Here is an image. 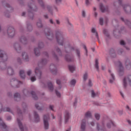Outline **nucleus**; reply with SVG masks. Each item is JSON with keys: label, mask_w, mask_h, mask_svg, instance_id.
I'll return each mask as SVG.
<instances>
[{"label": "nucleus", "mask_w": 131, "mask_h": 131, "mask_svg": "<svg viewBox=\"0 0 131 131\" xmlns=\"http://www.w3.org/2000/svg\"><path fill=\"white\" fill-rule=\"evenodd\" d=\"M19 96H20V95L18 93H15L14 94V99H15V100H17L16 99H19Z\"/></svg>", "instance_id": "obj_29"}, {"label": "nucleus", "mask_w": 131, "mask_h": 131, "mask_svg": "<svg viewBox=\"0 0 131 131\" xmlns=\"http://www.w3.org/2000/svg\"><path fill=\"white\" fill-rule=\"evenodd\" d=\"M87 79H88V74L85 73L83 75V80H86Z\"/></svg>", "instance_id": "obj_33"}, {"label": "nucleus", "mask_w": 131, "mask_h": 131, "mask_svg": "<svg viewBox=\"0 0 131 131\" xmlns=\"http://www.w3.org/2000/svg\"><path fill=\"white\" fill-rule=\"evenodd\" d=\"M50 108L51 110H52V111H54V110L53 109V108H54V106L53 105H50Z\"/></svg>", "instance_id": "obj_49"}, {"label": "nucleus", "mask_w": 131, "mask_h": 131, "mask_svg": "<svg viewBox=\"0 0 131 131\" xmlns=\"http://www.w3.org/2000/svg\"><path fill=\"white\" fill-rule=\"evenodd\" d=\"M35 73L37 77H38V78H40L41 76V72L40 71V70H39V68H36V69L35 70Z\"/></svg>", "instance_id": "obj_7"}, {"label": "nucleus", "mask_w": 131, "mask_h": 131, "mask_svg": "<svg viewBox=\"0 0 131 131\" xmlns=\"http://www.w3.org/2000/svg\"><path fill=\"white\" fill-rule=\"evenodd\" d=\"M28 75H30V74H31V70H29L28 71V72H27Z\"/></svg>", "instance_id": "obj_47"}, {"label": "nucleus", "mask_w": 131, "mask_h": 131, "mask_svg": "<svg viewBox=\"0 0 131 131\" xmlns=\"http://www.w3.org/2000/svg\"><path fill=\"white\" fill-rule=\"evenodd\" d=\"M92 33H95V35L97 37V38H99V36H98V33H97V31L96 30V29L93 28L91 30Z\"/></svg>", "instance_id": "obj_20"}, {"label": "nucleus", "mask_w": 131, "mask_h": 131, "mask_svg": "<svg viewBox=\"0 0 131 131\" xmlns=\"http://www.w3.org/2000/svg\"><path fill=\"white\" fill-rule=\"evenodd\" d=\"M126 68H129L130 67H131V65L130 64H128V66H126Z\"/></svg>", "instance_id": "obj_53"}, {"label": "nucleus", "mask_w": 131, "mask_h": 131, "mask_svg": "<svg viewBox=\"0 0 131 131\" xmlns=\"http://www.w3.org/2000/svg\"><path fill=\"white\" fill-rule=\"evenodd\" d=\"M77 54L78 57L79 58L80 57V52L79 51V50L77 51Z\"/></svg>", "instance_id": "obj_39"}, {"label": "nucleus", "mask_w": 131, "mask_h": 131, "mask_svg": "<svg viewBox=\"0 0 131 131\" xmlns=\"http://www.w3.org/2000/svg\"><path fill=\"white\" fill-rule=\"evenodd\" d=\"M17 122L18 123L19 127L21 131H26L27 128L25 126H23L22 125V123H21V121L19 119H17Z\"/></svg>", "instance_id": "obj_5"}, {"label": "nucleus", "mask_w": 131, "mask_h": 131, "mask_svg": "<svg viewBox=\"0 0 131 131\" xmlns=\"http://www.w3.org/2000/svg\"><path fill=\"white\" fill-rule=\"evenodd\" d=\"M53 66H54L51 65V66H50V68H53Z\"/></svg>", "instance_id": "obj_63"}, {"label": "nucleus", "mask_w": 131, "mask_h": 131, "mask_svg": "<svg viewBox=\"0 0 131 131\" xmlns=\"http://www.w3.org/2000/svg\"><path fill=\"white\" fill-rule=\"evenodd\" d=\"M47 9L48 11H50V10H51V7H47Z\"/></svg>", "instance_id": "obj_55"}, {"label": "nucleus", "mask_w": 131, "mask_h": 131, "mask_svg": "<svg viewBox=\"0 0 131 131\" xmlns=\"http://www.w3.org/2000/svg\"><path fill=\"white\" fill-rule=\"evenodd\" d=\"M34 7H35V6L33 4H31V6H29V8L30 10H31V11H35V9H34Z\"/></svg>", "instance_id": "obj_23"}, {"label": "nucleus", "mask_w": 131, "mask_h": 131, "mask_svg": "<svg viewBox=\"0 0 131 131\" xmlns=\"http://www.w3.org/2000/svg\"><path fill=\"white\" fill-rule=\"evenodd\" d=\"M34 52L36 56H38L39 55V50L38 49H35Z\"/></svg>", "instance_id": "obj_24"}, {"label": "nucleus", "mask_w": 131, "mask_h": 131, "mask_svg": "<svg viewBox=\"0 0 131 131\" xmlns=\"http://www.w3.org/2000/svg\"><path fill=\"white\" fill-rule=\"evenodd\" d=\"M50 23H51V24H53V20H52V19H50Z\"/></svg>", "instance_id": "obj_56"}, {"label": "nucleus", "mask_w": 131, "mask_h": 131, "mask_svg": "<svg viewBox=\"0 0 131 131\" xmlns=\"http://www.w3.org/2000/svg\"><path fill=\"white\" fill-rule=\"evenodd\" d=\"M31 81H35L36 80V78H35V77H32L31 78Z\"/></svg>", "instance_id": "obj_38"}, {"label": "nucleus", "mask_w": 131, "mask_h": 131, "mask_svg": "<svg viewBox=\"0 0 131 131\" xmlns=\"http://www.w3.org/2000/svg\"><path fill=\"white\" fill-rule=\"evenodd\" d=\"M48 88H49L50 91H53V90H54V88L53 87V84L51 82L48 84Z\"/></svg>", "instance_id": "obj_25"}, {"label": "nucleus", "mask_w": 131, "mask_h": 131, "mask_svg": "<svg viewBox=\"0 0 131 131\" xmlns=\"http://www.w3.org/2000/svg\"><path fill=\"white\" fill-rule=\"evenodd\" d=\"M97 15H98V13H97L96 12H95L94 16L96 17Z\"/></svg>", "instance_id": "obj_57"}, {"label": "nucleus", "mask_w": 131, "mask_h": 131, "mask_svg": "<svg viewBox=\"0 0 131 131\" xmlns=\"http://www.w3.org/2000/svg\"><path fill=\"white\" fill-rule=\"evenodd\" d=\"M4 54V51L2 50H0V58H3L4 61H7V60H8V56L6 54Z\"/></svg>", "instance_id": "obj_6"}, {"label": "nucleus", "mask_w": 131, "mask_h": 131, "mask_svg": "<svg viewBox=\"0 0 131 131\" xmlns=\"http://www.w3.org/2000/svg\"><path fill=\"white\" fill-rule=\"evenodd\" d=\"M0 67H1L2 71H4V72L7 74V75H9L10 76L14 74V70H13V68L11 67H7L5 62L3 61L0 62Z\"/></svg>", "instance_id": "obj_1"}, {"label": "nucleus", "mask_w": 131, "mask_h": 131, "mask_svg": "<svg viewBox=\"0 0 131 131\" xmlns=\"http://www.w3.org/2000/svg\"><path fill=\"white\" fill-rule=\"evenodd\" d=\"M115 125L114 124V123L112 122V121H110V123L107 124V127L108 128H111V126H114Z\"/></svg>", "instance_id": "obj_18"}, {"label": "nucleus", "mask_w": 131, "mask_h": 131, "mask_svg": "<svg viewBox=\"0 0 131 131\" xmlns=\"http://www.w3.org/2000/svg\"><path fill=\"white\" fill-rule=\"evenodd\" d=\"M66 59L68 62H71L72 61H73V58H71L70 57H68V58H66Z\"/></svg>", "instance_id": "obj_31"}, {"label": "nucleus", "mask_w": 131, "mask_h": 131, "mask_svg": "<svg viewBox=\"0 0 131 131\" xmlns=\"http://www.w3.org/2000/svg\"><path fill=\"white\" fill-rule=\"evenodd\" d=\"M100 10H101V12H102V13H104V12H105L106 9H105V7H104V6H103V4H100Z\"/></svg>", "instance_id": "obj_22"}, {"label": "nucleus", "mask_w": 131, "mask_h": 131, "mask_svg": "<svg viewBox=\"0 0 131 131\" xmlns=\"http://www.w3.org/2000/svg\"><path fill=\"white\" fill-rule=\"evenodd\" d=\"M99 64V60L98 59H96L95 60V68L96 69H99V66H98Z\"/></svg>", "instance_id": "obj_27"}, {"label": "nucleus", "mask_w": 131, "mask_h": 131, "mask_svg": "<svg viewBox=\"0 0 131 131\" xmlns=\"http://www.w3.org/2000/svg\"><path fill=\"white\" fill-rule=\"evenodd\" d=\"M69 69L71 72H73L75 70V67L74 66H69Z\"/></svg>", "instance_id": "obj_21"}, {"label": "nucleus", "mask_w": 131, "mask_h": 131, "mask_svg": "<svg viewBox=\"0 0 131 131\" xmlns=\"http://www.w3.org/2000/svg\"><path fill=\"white\" fill-rule=\"evenodd\" d=\"M31 94H32V95H34V92H33L31 93Z\"/></svg>", "instance_id": "obj_64"}, {"label": "nucleus", "mask_w": 131, "mask_h": 131, "mask_svg": "<svg viewBox=\"0 0 131 131\" xmlns=\"http://www.w3.org/2000/svg\"><path fill=\"white\" fill-rule=\"evenodd\" d=\"M46 36H47V38H48V39H53L54 35H53V33H52V32H48V33L46 34Z\"/></svg>", "instance_id": "obj_12"}, {"label": "nucleus", "mask_w": 131, "mask_h": 131, "mask_svg": "<svg viewBox=\"0 0 131 131\" xmlns=\"http://www.w3.org/2000/svg\"><path fill=\"white\" fill-rule=\"evenodd\" d=\"M76 104V102H74V106H75Z\"/></svg>", "instance_id": "obj_62"}, {"label": "nucleus", "mask_w": 131, "mask_h": 131, "mask_svg": "<svg viewBox=\"0 0 131 131\" xmlns=\"http://www.w3.org/2000/svg\"><path fill=\"white\" fill-rule=\"evenodd\" d=\"M91 125H92V126H94V123H93V122H91Z\"/></svg>", "instance_id": "obj_60"}, {"label": "nucleus", "mask_w": 131, "mask_h": 131, "mask_svg": "<svg viewBox=\"0 0 131 131\" xmlns=\"http://www.w3.org/2000/svg\"><path fill=\"white\" fill-rule=\"evenodd\" d=\"M84 50L86 51V54L88 53V50H86V47H85V46H84Z\"/></svg>", "instance_id": "obj_51"}, {"label": "nucleus", "mask_w": 131, "mask_h": 131, "mask_svg": "<svg viewBox=\"0 0 131 131\" xmlns=\"http://www.w3.org/2000/svg\"><path fill=\"white\" fill-rule=\"evenodd\" d=\"M70 118V114H69V112H67L65 115V120L66 122H67L68 121V119Z\"/></svg>", "instance_id": "obj_14"}, {"label": "nucleus", "mask_w": 131, "mask_h": 131, "mask_svg": "<svg viewBox=\"0 0 131 131\" xmlns=\"http://www.w3.org/2000/svg\"><path fill=\"white\" fill-rule=\"evenodd\" d=\"M11 117H9L8 118H7V119H8V120H10V119H11Z\"/></svg>", "instance_id": "obj_58"}, {"label": "nucleus", "mask_w": 131, "mask_h": 131, "mask_svg": "<svg viewBox=\"0 0 131 131\" xmlns=\"http://www.w3.org/2000/svg\"><path fill=\"white\" fill-rule=\"evenodd\" d=\"M95 117L97 120H99L100 119V115L99 114H95Z\"/></svg>", "instance_id": "obj_30"}, {"label": "nucleus", "mask_w": 131, "mask_h": 131, "mask_svg": "<svg viewBox=\"0 0 131 131\" xmlns=\"http://www.w3.org/2000/svg\"><path fill=\"white\" fill-rule=\"evenodd\" d=\"M108 72L111 74V77L110 78V83H113L114 80H115V76H114V74H112L111 70H108Z\"/></svg>", "instance_id": "obj_8"}, {"label": "nucleus", "mask_w": 131, "mask_h": 131, "mask_svg": "<svg viewBox=\"0 0 131 131\" xmlns=\"http://www.w3.org/2000/svg\"><path fill=\"white\" fill-rule=\"evenodd\" d=\"M0 126H2V127H3L4 128H6V127H7L6 124L4 123L3 120H2L1 118H0Z\"/></svg>", "instance_id": "obj_19"}, {"label": "nucleus", "mask_w": 131, "mask_h": 131, "mask_svg": "<svg viewBox=\"0 0 131 131\" xmlns=\"http://www.w3.org/2000/svg\"><path fill=\"white\" fill-rule=\"evenodd\" d=\"M55 93H56V94L57 95V96L58 97V98H60V97H61V93H60L59 92H58L57 90L55 91Z\"/></svg>", "instance_id": "obj_32"}, {"label": "nucleus", "mask_w": 131, "mask_h": 131, "mask_svg": "<svg viewBox=\"0 0 131 131\" xmlns=\"http://www.w3.org/2000/svg\"><path fill=\"white\" fill-rule=\"evenodd\" d=\"M25 15V12H23L22 14V16H24Z\"/></svg>", "instance_id": "obj_61"}, {"label": "nucleus", "mask_w": 131, "mask_h": 131, "mask_svg": "<svg viewBox=\"0 0 131 131\" xmlns=\"http://www.w3.org/2000/svg\"><path fill=\"white\" fill-rule=\"evenodd\" d=\"M56 4H60L62 2V0H55Z\"/></svg>", "instance_id": "obj_46"}, {"label": "nucleus", "mask_w": 131, "mask_h": 131, "mask_svg": "<svg viewBox=\"0 0 131 131\" xmlns=\"http://www.w3.org/2000/svg\"><path fill=\"white\" fill-rule=\"evenodd\" d=\"M56 23H57V24H60V21H59L58 20H57Z\"/></svg>", "instance_id": "obj_54"}, {"label": "nucleus", "mask_w": 131, "mask_h": 131, "mask_svg": "<svg viewBox=\"0 0 131 131\" xmlns=\"http://www.w3.org/2000/svg\"><path fill=\"white\" fill-rule=\"evenodd\" d=\"M120 45H121V46H124V45H125V42L123 40H121Z\"/></svg>", "instance_id": "obj_42"}, {"label": "nucleus", "mask_w": 131, "mask_h": 131, "mask_svg": "<svg viewBox=\"0 0 131 131\" xmlns=\"http://www.w3.org/2000/svg\"><path fill=\"white\" fill-rule=\"evenodd\" d=\"M76 83V80H75V79L72 80L71 81L70 84L72 85L73 86H74Z\"/></svg>", "instance_id": "obj_26"}, {"label": "nucleus", "mask_w": 131, "mask_h": 131, "mask_svg": "<svg viewBox=\"0 0 131 131\" xmlns=\"http://www.w3.org/2000/svg\"><path fill=\"white\" fill-rule=\"evenodd\" d=\"M99 23H100V25H103V18H100L99 19Z\"/></svg>", "instance_id": "obj_37"}, {"label": "nucleus", "mask_w": 131, "mask_h": 131, "mask_svg": "<svg viewBox=\"0 0 131 131\" xmlns=\"http://www.w3.org/2000/svg\"><path fill=\"white\" fill-rule=\"evenodd\" d=\"M90 117H92V114L91 112L88 111L85 114V118H90Z\"/></svg>", "instance_id": "obj_17"}, {"label": "nucleus", "mask_w": 131, "mask_h": 131, "mask_svg": "<svg viewBox=\"0 0 131 131\" xmlns=\"http://www.w3.org/2000/svg\"><path fill=\"white\" fill-rule=\"evenodd\" d=\"M57 42L60 44L61 46L63 45V38L61 36H59L56 37Z\"/></svg>", "instance_id": "obj_10"}, {"label": "nucleus", "mask_w": 131, "mask_h": 131, "mask_svg": "<svg viewBox=\"0 0 131 131\" xmlns=\"http://www.w3.org/2000/svg\"><path fill=\"white\" fill-rule=\"evenodd\" d=\"M7 33L10 37H13L15 35V30L12 27L9 28L7 30Z\"/></svg>", "instance_id": "obj_4"}, {"label": "nucleus", "mask_w": 131, "mask_h": 131, "mask_svg": "<svg viewBox=\"0 0 131 131\" xmlns=\"http://www.w3.org/2000/svg\"><path fill=\"white\" fill-rule=\"evenodd\" d=\"M119 67V73L120 75H121V73H123V67H122V65L121 64V63H120Z\"/></svg>", "instance_id": "obj_15"}, {"label": "nucleus", "mask_w": 131, "mask_h": 131, "mask_svg": "<svg viewBox=\"0 0 131 131\" xmlns=\"http://www.w3.org/2000/svg\"><path fill=\"white\" fill-rule=\"evenodd\" d=\"M14 47H15V50H16V51H18V50H21V48H20V47H19V45H18L17 43L14 45Z\"/></svg>", "instance_id": "obj_28"}, {"label": "nucleus", "mask_w": 131, "mask_h": 131, "mask_svg": "<svg viewBox=\"0 0 131 131\" xmlns=\"http://www.w3.org/2000/svg\"><path fill=\"white\" fill-rule=\"evenodd\" d=\"M91 93H92V97L93 98H94V97H96V94L95 93L94 91H92Z\"/></svg>", "instance_id": "obj_36"}, {"label": "nucleus", "mask_w": 131, "mask_h": 131, "mask_svg": "<svg viewBox=\"0 0 131 131\" xmlns=\"http://www.w3.org/2000/svg\"><path fill=\"white\" fill-rule=\"evenodd\" d=\"M37 25L38 27H41L42 26V25L41 24V21H39L37 23Z\"/></svg>", "instance_id": "obj_35"}, {"label": "nucleus", "mask_w": 131, "mask_h": 131, "mask_svg": "<svg viewBox=\"0 0 131 131\" xmlns=\"http://www.w3.org/2000/svg\"><path fill=\"white\" fill-rule=\"evenodd\" d=\"M126 108L127 109V110H129V106H126Z\"/></svg>", "instance_id": "obj_59"}, {"label": "nucleus", "mask_w": 131, "mask_h": 131, "mask_svg": "<svg viewBox=\"0 0 131 131\" xmlns=\"http://www.w3.org/2000/svg\"><path fill=\"white\" fill-rule=\"evenodd\" d=\"M49 119H50V116L49 115H45L43 116V124L45 129L49 128Z\"/></svg>", "instance_id": "obj_2"}, {"label": "nucleus", "mask_w": 131, "mask_h": 131, "mask_svg": "<svg viewBox=\"0 0 131 131\" xmlns=\"http://www.w3.org/2000/svg\"><path fill=\"white\" fill-rule=\"evenodd\" d=\"M122 113H123V112L122 111H119V114H120V115H121Z\"/></svg>", "instance_id": "obj_50"}, {"label": "nucleus", "mask_w": 131, "mask_h": 131, "mask_svg": "<svg viewBox=\"0 0 131 131\" xmlns=\"http://www.w3.org/2000/svg\"><path fill=\"white\" fill-rule=\"evenodd\" d=\"M120 94H121V95L122 96V97L123 98H124V96L123 95V93H122V92H120Z\"/></svg>", "instance_id": "obj_52"}, {"label": "nucleus", "mask_w": 131, "mask_h": 131, "mask_svg": "<svg viewBox=\"0 0 131 131\" xmlns=\"http://www.w3.org/2000/svg\"><path fill=\"white\" fill-rule=\"evenodd\" d=\"M34 115L35 117V121L36 122H38V121H39V117L38 116V115L35 112L34 113Z\"/></svg>", "instance_id": "obj_13"}, {"label": "nucleus", "mask_w": 131, "mask_h": 131, "mask_svg": "<svg viewBox=\"0 0 131 131\" xmlns=\"http://www.w3.org/2000/svg\"><path fill=\"white\" fill-rule=\"evenodd\" d=\"M3 108V105H2V103H0V113L1 112H2V111H4V112H12V111H11V109H10V108L9 107H5L4 109L2 110Z\"/></svg>", "instance_id": "obj_9"}, {"label": "nucleus", "mask_w": 131, "mask_h": 131, "mask_svg": "<svg viewBox=\"0 0 131 131\" xmlns=\"http://www.w3.org/2000/svg\"><path fill=\"white\" fill-rule=\"evenodd\" d=\"M19 74L21 78H23V79H24L25 78V73L24 72V71H20Z\"/></svg>", "instance_id": "obj_16"}, {"label": "nucleus", "mask_w": 131, "mask_h": 131, "mask_svg": "<svg viewBox=\"0 0 131 131\" xmlns=\"http://www.w3.org/2000/svg\"><path fill=\"white\" fill-rule=\"evenodd\" d=\"M61 81H60V80H57L56 81V83H57V84H60Z\"/></svg>", "instance_id": "obj_48"}, {"label": "nucleus", "mask_w": 131, "mask_h": 131, "mask_svg": "<svg viewBox=\"0 0 131 131\" xmlns=\"http://www.w3.org/2000/svg\"><path fill=\"white\" fill-rule=\"evenodd\" d=\"M21 41L23 42V43H25V41H26V38H24V39H21Z\"/></svg>", "instance_id": "obj_41"}, {"label": "nucleus", "mask_w": 131, "mask_h": 131, "mask_svg": "<svg viewBox=\"0 0 131 131\" xmlns=\"http://www.w3.org/2000/svg\"><path fill=\"white\" fill-rule=\"evenodd\" d=\"M89 86H92V85H93V84H92V81H91V80H89Z\"/></svg>", "instance_id": "obj_45"}, {"label": "nucleus", "mask_w": 131, "mask_h": 131, "mask_svg": "<svg viewBox=\"0 0 131 131\" xmlns=\"http://www.w3.org/2000/svg\"><path fill=\"white\" fill-rule=\"evenodd\" d=\"M91 2H92V0H86L85 1L86 5H87V6H89V5L91 4Z\"/></svg>", "instance_id": "obj_34"}, {"label": "nucleus", "mask_w": 131, "mask_h": 131, "mask_svg": "<svg viewBox=\"0 0 131 131\" xmlns=\"http://www.w3.org/2000/svg\"><path fill=\"white\" fill-rule=\"evenodd\" d=\"M23 58L24 59L25 61L26 62H27L29 60V58H28V55H27V53L24 52L22 54Z\"/></svg>", "instance_id": "obj_11"}, {"label": "nucleus", "mask_w": 131, "mask_h": 131, "mask_svg": "<svg viewBox=\"0 0 131 131\" xmlns=\"http://www.w3.org/2000/svg\"><path fill=\"white\" fill-rule=\"evenodd\" d=\"M35 107L36 109H38V110H40V107H39L37 104H35Z\"/></svg>", "instance_id": "obj_40"}, {"label": "nucleus", "mask_w": 131, "mask_h": 131, "mask_svg": "<svg viewBox=\"0 0 131 131\" xmlns=\"http://www.w3.org/2000/svg\"><path fill=\"white\" fill-rule=\"evenodd\" d=\"M128 83L131 85V75H129L128 77L124 78L123 79L124 86H126Z\"/></svg>", "instance_id": "obj_3"}, {"label": "nucleus", "mask_w": 131, "mask_h": 131, "mask_svg": "<svg viewBox=\"0 0 131 131\" xmlns=\"http://www.w3.org/2000/svg\"><path fill=\"white\" fill-rule=\"evenodd\" d=\"M38 3L41 6H42L43 5V3L42 2V1H41V0H38Z\"/></svg>", "instance_id": "obj_44"}, {"label": "nucleus", "mask_w": 131, "mask_h": 131, "mask_svg": "<svg viewBox=\"0 0 131 131\" xmlns=\"http://www.w3.org/2000/svg\"><path fill=\"white\" fill-rule=\"evenodd\" d=\"M82 15L83 16V17H85V11H84V10H82Z\"/></svg>", "instance_id": "obj_43"}]
</instances>
